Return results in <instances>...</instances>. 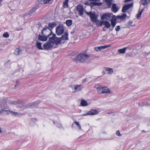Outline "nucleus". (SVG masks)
<instances>
[{"label": "nucleus", "mask_w": 150, "mask_h": 150, "mask_svg": "<svg viewBox=\"0 0 150 150\" xmlns=\"http://www.w3.org/2000/svg\"><path fill=\"white\" fill-rule=\"evenodd\" d=\"M116 134L117 136H121L122 135L121 134H120V132L119 131V130H117V131L116 132Z\"/></svg>", "instance_id": "42"}, {"label": "nucleus", "mask_w": 150, "mask_h": 150, "mask_svg": "<svg viewBox=\"0 0 150 150\" xmlns=\"http://www.w3.org/2000/svg\"><path fill=\"white\" fill-rule=\"evenodd\" d=\"M96 25L98 26H101L102 25H103V21H98L96 22Z\"/></svg>", "instance_id": "36"}, {"label": "nucleus", "mask_w": 150, "mask_h": 150, "mask_svg": "<svg viewBox=\"0 0 150 150\" xmlns=\"http://www.w3.org/2000/svg\"><path fill=\"white\" fill-rule=\"evenodd\" d=\"M90 56L89 55L82 54L77 56L75 61L76 62H84L85 61L89 58Z\"/></svg>", "instance_id": "1"}, {"label": "nucleus", "mask_w": 150, "mask_h": 150, "mask_svg": "<svg viewBox=\"0 0 150 150\" xmlns=\"http://www.w3.org/2000/svg\"><path fill=\"white\" fill-rule=\"evenodd\" d=\"M3 36L5 38H7L9 37V35L7 32H5L3 34Z\"/></svg>", "instance_id": "40"}, {"label": "nucleus", "mask_w": 150, "mask_h": 150, "mask_svg": "<svg viewBox=\"0 0 150 150\" xmlns=\"http://www.w3.org/2000/svg\"><path fill=\"white\" fill-rule=\"evenodd\" d=\"M89 0L93 1H96V2H99L100 1V0Z\"/></svg>", "instance_id": "43"}, {"label": "nucleus", "mask_w": 150, "mask_h": 150, "mask_svg": "<svg viewBox=\"0 0 150 150\" xmlns=\"http://www.w3.org/2000/svg\"><path fill=\"white\" fill-rule=\"evenodd\" d=\"M76 10L78 11L79 15L81 16L83 14V7L81 5L77 6Z\"/></svg>", "instance_id": "11"}, {"label": "nucleus", "mask_w": 150, "mask_h": 150, "mask_svg": "<svg viewBox=\"0 0 150 150\" xmlns=\"http://www.w3.org/2000/svg\"><path fill=\"white\" fill-rule=\"evenodd\" d=\"M111 9L112 11L114 13H116L119 9V8L115 4H112Z\"/></svg>", "instance_id": "18"}, {"label": "nucleus", "mask_w": 150, "mask_h": 150, "mask_svg": "<svg viewBox=\"0 0 150 150\" xmlns=\"http://www.w3.org/2000/svg\"><path fill=\"white\" fill-rule=\"evenodd\" d=\"M102 3L101 2H99L96 1H93L89 4V6H90L91 8L94 6H100L102 5Z\"/></svg>", "instance_id": "13"}, {"label": "nucleus", "mask_w": 150, "mask_h": 150, "mask_svg": "<svg viewBox=\"0 0 150 150\" xmlns=\"http://www.w3.org/2000/svg\"><path fill=\"white\" fill-rule=\"evenodd\" d=\"M98 113V112L96 109L91 110L88 112V114L89 115H95L97 114Z\"/></svg>", "instance_id": "15"}, {"label": "nucleus", "mask_w": 150, "mask_h": 150, "mask_svg": "<svg viewBox=\"0 0 150 150\" xmlns=\"http://www.w3.org/2000/svg\"><path fill=\"white\" fill-rule=\"evenodd\" d=\"M66 24L67 26H70L72 24V21L71 20H67L66 21Z\"/></svg>", "instance_id": "34"}, {"label": "nucleus", "mask_w": 150, "mask_h": 150, "mask_svg": "<svg viewBox=\"0 0 150 150\" xmlns=\"http://www.w3.org/2000/svg\"><path fill=\"white\" fill-rule=\"evenodd\" d=\"M120 28V26L119 25H118L115 27V30L116 31H118L119 30Z\"/></svg>", "instance_id": "41"}, {"label": "nucleus", "mask_w": 150, "mask_h": 150, "mask_svg": "<svg viewBox=\"0 0 150 150\" xmlns=\"http://www.w3.org/2000/svg\"><path fill=\"white\" fill-rule=\"evenodd\" d=\"M39 103L38 104L37 103L36 104L35 103H33L31 104H28L27 108H29L30 107L33 108L34 107V106H36L37 105L39 104Z\"/></svg>", "instance_id": "35"}, {"label": "nucleus", "mask_w": 150, "mask_h": 150, "mask_svg": "<svg viewBox=\"0 0 150 150\" xmlns=\"http://www.w3.org/2000/svg\"><path fill=\"white\" fill-rule=\"evenodd\" d=\"M84 80L85 81H86V79H84Z\"/></svg>", "instance_id": "54"}, {"label": "nucleus", "mask_w": 150, "mask_h": 150, "mask_svg": "<svg viewBox=\"0 0 150 150\" xmlns=\"http://www.w3.org/2000/svg\"><path fill=\"white\" fill-rule=\"evenodd\" d=\"M42 35L47 36V38L50 37L52 34L51 30L48 27L44 28L41 32Z\"/></svg>", "instance_id": "3"}, {"label": "nucleus", "mask_w": 150, "mask_h": 150, "mask_svg": "<svg viewBox=\"0 0 150 150\" xmlns=\"http://www.w3.org/2000/svg\"><path fill=\"white\" fill-rule=\"evenodd\" d=\"M103 31H105L106 30L105 28H103Z\"/></svg>", "instance_id": "49"}, {"label": "nucleus", "mask_w": 150, "mask_h": 150, "mask_svg": "<svg viewBox=\"0 0 150 150\" xmlns=\"http://www.w3.org/2000/svg\"><path fill=\"white\" fill-rule=\"evenodd\" d=\"M127 16L125 13H123L122 15L117 16V19H120L122 20H123L127 17Z\"/></svg>", "instance_id": "20"}, {"label": "nucleus", "mask_w": 150, "mask_h": 150, "mask_svg": "<svg viewBox=\"0 0 150 150\" xmlns=\"http://www.w3.org/2000/svg\"><path fill=\"white\" fill-rule=\"evenodd\" d=\"M116 18L115 15H113L112 18L111 20V25L114 28L116 24Z\"/></svg>", "instance_id": "16"}, {"label": "nucleus", "mask_w": 150, "mask_h": 150, "mask_svg": "<svg viewBox=\"0 0 150 150\" xmlns=\"http://www.w3.org/2000/svg\"><path fill=\"white\" fill-rule=\"evenodd\" d=\"M133 3H132L127 5H125L123 7L122 10L123 12L125 13L130 8L132 7Z\"/></svg>", "instance_id": "9"}, {"label": "nucleus", "mask_w": 150, "mask_h": 150, "mask_svg": "<svg viewBox=\"0 0 150 150\" xmlns=\"http://www.w3.org/2000/svg\"><path fill=\"white\" fill-rule=\"evenodd\" d=\"M3 0H0V5H1V2Z\"/></svg>", "instance_id": "53"}, {"label": "nucleus", "mask_w": 150, "mask_h": 150, "mask_svg": "<svg viewBox=\"0 0 150 150\" xmlns=\"http://www.w3.org/2000/svg\"><path fill=\"white\" fill-rule=\"evenodd\" d=\"M112 14V13H105L103 14L101 17V19L102 20L104 19L109 20Z\"/></svg>", "instance_id": "10"}, {"label": "nucleus", "mask_w": 150, "mask_h": 150, "mask_svg": "<svg viewBox=\"0 0 150 150\" xmlns=\"http://www.w3.org/2000/svg\"><path fill=\"white\" fill-rule=\"evenodd\" d=\"M4 108V105L2 104H0V110H1L0 113L1 114H2L4 111L6 112L8 111H9V110H7L6 109V108L3 109V108Z\"/></svg>", "instance_id": "19"}, {"label": "nucleus", "mask_w": 150, "mask_h": 150, "mask_svg": "<svg viewBox=\"0 0 150 150\" xmlns=\"http://www.w3.org/2000/svg\"><path fill=\"white\" fill-rule=\"evenodd\" d=\"M36 46L40 50H43L41 45V43L38 41L36 42Z\"/></svg>", "instance_id": "28"}, {"label": "nucleus", "mask_w": 150, "mask_h": 150, "mask_svg": "<svg viewBox=\"0 0 150 150\" xmlns=\"http://www.w3.org/2000/svg\"><path fill=\"white\" fill-rule=\"evenodd\" d=\"M21 52V49L20 48H18L15 50L14 54L15 55H18Z\"/></svg>", "instance_id": "31"}, {"label": "nucleus", "mask_w": 150, "mask_h": 150, "mask_svg": "<svg viewBox=\"0 0 150 150\" xmlns=\"http://www.w3.org/2000/svg\"><path fill=\"white\" fill-rule=\"evenodd\" d=\"M2 130H1V127H0V133H1L2 132Z\"/></svg>", "instance_id": "48"}, {"label": "nucleus", "mask_w": 150, "mask_h": 150, "mask_svg": "<svg viewBox=\"0 0 150 150\" xmlns=\"http://www.w3.org/2000/svg\"><path fill=\"white\" fill-rule=\"evenodd\" d=\"M50 0H45L46 1H45L46 3H48V2Z\"/></svg>", "instance_id": "47"}, {"label": "nucleus", "mask_w": 150, "mask_h": 150, "mask_svg": "<svg viewBox=\"0 0 150 150\" xmlns=\"http://www.w3.org/2000/svg\"><path fill=\"white\" fill-rule=\"evenodd\" d=\"M19 83V81L18 80H17L16 81V84H18Z\"/></svg>", "instance_id": "50"}, {"label": "nucleus", "mask_w": 150, "mask_h": 150, "mask_svg": "<svg viewBox=\"0 0 150 150\" xmlns=\"http://www.w3.org/2000/svg\"><path fill=\"white\" fill-rule=\"evenodd\" d=\"M87 115H89V114H88V112L86 114H83L82 116H86Z\"/></svg>", "instance_id": "44"}, {"label": "nucleus", "mask_w": 150, "mask_h": 150, "mask_svg": "<svg viewBox=\"0 0 150 150\" xmlns=\"http://www.w3.org/2000/svg\"><path fill=\"white\" fill-rule=\"evenodd\" d=\"M75 123L79 128V129L81 130V128L80 125L79 124V122H78L76 121L75 122Z\"/></svg>", "instance_id": "38"}, {"label": "nucleus", "mask_w": 150, "mask_h": 150, "mask_svg": "<svg viewBox=\"0 0 150 150\" xmlns=\"http://www.w3.org/2000/svg\"><path fill=\"white\" fill-rule=\"evenodd\" d=\"M127 27L128 28L135 25V24L132 21H129L127 23Z\"/></svg>", "instance_id": "32"}, {"label": "nucleus", "mask_w": 150, "mask_h": 150, "mask_svg": "<svg viewBox=\"0 0 150 150\" xmlns=\"http://www.w3.org/2000/svg\"><path fill=\"white\" fill-rule=\"evenodd\" d=\"M143 11V9H142V11L140 12L137 15V18L138 19H139L140 17L141 16L142 13Z\"/></svg>", "instance_id": "37"}, {"label": "nucleus", "mask_w": 150, "mask_h": 150, "mask_svg": "<svg viewBox=\"0 0 150 150\" xmlns=\"http://www.w3.org/2000/svg\"><path fill=\"white\" fill-rule=\"evenodd\" d=\"M69 87L72 89L73 93L78 92L81 91L83 88L81 85H72L70 86Z\"/></svg>", "instance_id": "4"}, {"label": "nucleus", "mask_w": 150, "mask_h": 150, "mask_svg": "<svg viewBox=\"0 0 150 150\" xmlns=\"http://www.w3.org/2000/svg\"><path fill=\"white\" fill-rule=\"evenodd\" d=\"M105 69L106 71H108V73L109 74H111L113 72V71L112 68H106Z\"/></svg>", "instance_id": "30"}, {"label": "nucleus", "mask_w": 150, "mask_h": 150, "mask_svg": "<svg viewBox=\"0 0 150 150\" xmlns=\"http://www.w3.org/2000/svg\"><path fill=\"white\" fill-rule=\"evenodd\" d=\"M106 4L109 8H110L112 4V0H105Z\"/></svg>", "instance_id": "24"}, {"label": "nucleus", "mask_w": 150, "mask_h": 150, "mask_svg": "<svg viewBox=\"0 0 150 150\" xmlns=\"http://www.w3.org/2000/svg\"><path fill=\"white\" fill-rule=\"evenodd\" d=\"M56 25V23L54 22L50 23L48 24V27L51 29H52L53 28L55 27Z\"/></svg>", "instance_id": "23"}, {"label": "nucleus", "mask_w": 150, "mask_h": 150, "mask_svg": "<svg viewBox=\"0 0 150 150\" xmlns=\"http://www.w3.org/2000/svg\"><path fill=\"white\" fill-rule=\"evenodd\" d=\"M10 104L16 105L17 107H21V108H23L24 106H23V104L19 103L18 102L16 101H12L10 103Z\"/></svg>", "instance_id": "14"}, {"label": "nucleus", "mask_w": 150, "mask_h": 150, "mask_svg": "<svg viewBox=\"0 0 150 150\" xmlns=\"http://www.w3.org/2000/svg\"><path fill=\"white\" fill-rule=\"evenodd\" d=\"M89 3H88V2H86V3H85V5H89Z\"/></svg>", "instance_id": "46"}, {"label": "nucleus", "mask_w": 150, "mask_h": 150, "mask_svg": "<svg viewBox=\"0 0 150 150\" xmlns=\"http://www.w3.org/2000/svg\"><path fill=\"white\" fill-rule=\"evenodd\" d=\"M141 3L144 5L147 4L150 2V0H141Z\"/></svg>", "instance_id": "26"}, {"label": "nucleus", "mask_w": 150, "mask_h": 150, "mask_svg": "<svg viewBox=\"0 0 150 150\" xmlns=\"http://www.w3.org/2000/svg\"><path fill=\"white\" fill-rule=\"evenodd\" d=\"M64 29L62 25H60L56 28V33L57 35H60L63 33Z\"/></svg>", "instance_id": "8"}, {"label": "nucleus", "mask_w": 150, "mask_h": 150, "mask_svg": "<svg viewBox=\"0 0 150 150\" xmlns=\"http://www.w3.org/2000/svg\"><path fill=\"white\" fill-rule=\"evenodd\" d=\"M103 25H104L105 27L108 28H109L111 26L110 22L107 21H103Z\"/></svg>", "instance_id": "21"}, {"label": "nucleus", "mask_w": 150, "mask_h": 150, "mask_svg": "<svg viewBox=\"0 0 150 150\" xmlns=\"http://www.w3.org/2000/svg\"><path fill=\"white\" fill-rule=\"evenodd\" d=\"M127 48V47H125L122 49H119L118 50V52L120 54H124L125 53Z\"/></svg>", "instance_id": "25"}, {"label": "nucleus", "mask_w": 150, "mask_h": 150, "mask_svg": "<svg viewBox=\"0 0 150 150\" xmlns=\"http://www.w3.org/2000/svg\"><path fill=\"white\" fill-rule=\"evenodd\" d=\"M98 93H113L112 91L106 87H99L97 88Z\"/></svg>", "instance_id": "2"}, {"label": "nucleus", "mask_w": 150, "mask_h": 150, "mask_svg": "<svg viewBox=\"0 0 150 150\" xmlns=\"http://www.w3.org/2000/svg\"><path fill=\"white\" fill-rule=\"evenodd\" d=\"M53 35L52 37L50 38V40L54 41V44L57 45L60 44L61 42V38H58L56 37L55 34L52 33Z\"/></svg>", "instance_id": "5"}, {"label": "nucleus", "mask_w": 150, "mask_h": 150, "mask_svg": "<svg viewBox=\"0 0 150 150\" xmlns=\"http://www.w3.org/2000/svg\"><path fill=\"white\" fill-rule=\"evenodd\" d=\"M80 104L82 106H85L88 105V103L87 101L85 100H81Z\"/></svg>", "instance_id": "27"}, {"label": "nucleus", "mask_w": 150, "mask_h": 150, "mask_svg": "<svg viewBox=\"0 0 150 150\" xmlns=\"http://www.w3.org/2000/svg\"><path fill=\"white\" fill-rule=\"evenodd\" d=\"M45 1H46L45 0H38V2L40 4H42L43 3L46 4L47 3H46Z\"/></svg>", "instance_id": "39"}, {"label": "nucleus", "mask_w": 150, "mask_h": 150, "mask_svg": "<svg viewBox=\"0 0 150 150\" xmlns=\"http://www.w3.org/2000/svg\"><path fill=\"white\" fill-rule=\"evenodd\" d=\"M68 35L67 33H65L64 35L62 36L61 38H61V40L62 39L64 40H68Z\"/></svg>", "instance_id": "29"}, {"label": "nucleus", "mask_w": 150, "mask_h": 150, "mask_svg": "<svg viewBox=\"0 0 150 150\" xmlns=\"http://www.w3.org/2000/svg\"><path fill=\"white\" fill-rule=\"evenodd\" d=\"M131 0H125V2H129V1H131Z\"/></svg>", "instance_id": "45"}, {"label": "nucleus", "mask_w": 150, "mask_h": 150, "mask_svg": "<svg viewBox=\"0 0 150 150\" xmlns=\"http://www.w3.org/2000/svg\"><path fill=\"white\" fill-rule=\"evenodd\" d=\"M110 45H105L103 46H101L98 47H95V50L98 51H100L102 50L105 49L107 47H110Z\"/></svg>", "instance_id": "12"}, {"label": "nucleus", "mask_w": 150, "mask_h": 150, "mask_svg": "<svg viewBox=\"0 0 150 150\" xmlns=\"http://www.w3.org/2000/svg\"><path fill=\"white\" fill-rule=\"evenodd\" d=\"M86 14L90 17L92 21L94 23H96L98 21V16H96L94 13L91 12H87Z\"/></svg>", "instance_id": "6"}, {"label": "nucleus", "mask_w": 150, "mask_h": 150, "mask_svg": "<svg viewBox=\"0 0 150 150\" xmlns=\"http://www.w3.org/2000/svg\"><path fill=\"white\" fill-rule=\"evenodd\" d=\"M54 44V41L50 40L45 42L43 45L44 49L49 50L52 48Z\"/></svg>", "instance_id": "7"}, {"label": "nucleus", "mask_w": 150, "mask_h": 150, "mask_svg": "<svg viewBox=\"0 0 150 150\" xmlns=\"http://www.w3.org/2000/svg\"><path fill=\"white\" fill-rule=\"evenodd\" d=\"M17 85V84H16V85L15 86L14 88H16V86Z\"/></svg>", "instance_id": "52"}, {"label": "nucleus", "mask_w": 150, "mask_h": 150, "mask_svg": "<svg viewBox=\"0 0 150 150\" xmlns=\"http://www.w3.org/2000/svg\"><path fill=\"white\" fill-rule=\"evenodd\" d=\"M47 36H45L44 35H39L38 36V40L40 41H46L47 40Z\"/></svg>", "instance_id": "17"}, {"label": "nucleus", "mask_w": 150, "mask_h": 150, "mask_svg": "<svg viewBox=\"0 0 150 150\" xmlns=\"http://www.w3.org/2000/svg\"><path fill=\"white\" fill-rule=\"evenodd\" d=\"M146 105H149V103H146Z\"/></svg>", "instance_id": "51"}, {"label": "nucleus", "mask_w": 150, "mask_h": 150, "mask_svg": "<svg viewBox=\"0 0 150 150\" xmlns=\"http://www.w3.org/2000/svg\"><path fill=\"white\" fill-rule=\"evenodd\" d=\"M68 0H65L63 2V5L64 7L67 8L68 7Z\"/></svg>", "instance_id": "33"}, {"label": "nucleus", "mask_w": 150, "mask_h": 150, "mask_svg": "<svg viewBox=\"0 0 150 150\" xmlns=\"http://www.w3.org/2000/svg\"><path fill=\"white\" fill-rule=\"evenodd\" d=\"M9 112L13 116H20L22 115V114L21 113H18L17 112H14L11 110H9Z\"/></svg>", "instance_id": "22"}]
</instances>
